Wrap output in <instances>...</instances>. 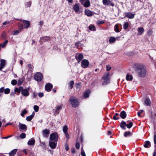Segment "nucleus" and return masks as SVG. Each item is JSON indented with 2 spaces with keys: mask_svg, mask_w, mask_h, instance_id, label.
I'll use <instances>...</instances> for the list:
<instances>
[{
  "mask_svg": "<svg viewBox=\"0 0 156 156\" xmlns=\"http://www.w3.org/2000/svg\"><path fill=\"white\" fill-rule=\"evenodd\" d=\"M116 41V38L114 37H111L109 39V42L110 43L114 42Z\"/></svg>",
  "mask_w": 156,
  "mask_h": 156,
  "instance_id": "33",
  "label": "nucleus"
},
{
  "mask_svg": "<svg viewBox=\"0 0 156 156\" xmlns=\"http://www.w3.org/2000/svg\"><path fill=\"white\" fill-rule=\"evenodd\" d=\"M85 14L88 16H91L92 15V12L89 10H85Z\"/></svg>",
  "mask_w": 156,
  "mask_h": 156,
  "instance_id": "28",
  "label": "nucleus"
},
{
  "mask_svg": "<svg viewBox=\"0 0 156 156\" xmlns=\"http://www.w3.org/2000/svg\"><path fill=\"white\" fill-rule=\"evenodd\" d=\"M65 148L66 151H67L69 150V147L67 144H65Z\"/></svg>",
  "mask_w": 156,
  "mask_h": 156,
  "instance_id": "53",
  "label": "nucleus"
},
{
  "mask_svg": "<svg viewBox=\"0 0 156 156\" xmlns=\"http://www.w3.org/2000/svg\"><path fill=\"white\" fill-rule=\"evenodd\" d=\"M154 143L155 144H156V135L155 134L154 136Z\"/></svg>",
  "mask_w": 156,
  "mask_h": 156,
  "instance_id": "63",
  "label": "nucleus"
},
{
  "mask_svg": "<svg viewBox=\"0 0 156 156\" xmlns=\"http://www.w3.org/2000/svg\"><path fill=\"white\" fill-rule=\"evenodd\" d=\"M8 42L7 40H5L2 44H0V47L3 48L5 47L6 46V44Z\"/></svg>",
  "mask_w": 156,
  "mask_h": 156,
  "instance_id": "32",
  "label": "nucleus"
},
{
  "mask_svg": "<svg viewBox=\"0 0 156 156\" xmlns=\"http://www.w3.org/2000/svg\"><path fill=\"white\" fill-rule=\"evenodd\" d=\"M62 130L64 133H67L68 127L67 126H64L63 127Z\"/></svg>",
  "mask_w": 156,
  "mask_h": 156,
  "instance_id": "36",
  "label": "nucleus"
},
{
  "mask_svg": "<svg viewBox=\"0 0 156 156\" xmlns=\"http://www.w3.org/2000/svg\"><path fill=\"white\" fill-rule=\"evenodd\" d=\"M89 65V62L87 59L83 60L81 62V66L83 68H85L88 67Z\"/></svg>",
  "mask_w": 156,
  "mask_h": 156,
  "instance_id": "6",
  "label": "nucleus"
},
{
  "mask_svg": "<svg viewBox=\"0 0 156 156\" xmlns=\"http://www.w3.org/2000/svg\"><path fill=\"white\" fill-rule=\"evenodd\" d=\"M144 104L146 106H150L151 104L150 99L148 98H146L145 100Z\"/></svg>",
  "mask_w": 156,
  "mask_h": 156,
  "instance_id": "24",
  "label": "nucleus"
},
{
  "mask_svg": "<svg viewBox=\"0 0 156 156\" xmlns=\"http://www.w3.org/2000/svg\"><path fill=\"white\" fill-rule=\"evenodd\" d=\"M31 5V1H29L26 2L25 3V6L26 8L30 7Z\"/></svg>",
  "mask_w": 156,
  "mask_h": 156,
  "instance_id": "34",
  "label": "nucleus"
},
{
  "mask_svg": "<svg viewBox=\"0 0 156 156\" xmlns=\"http://www.w3.org/2000/svg\"><path fill=\"white\" fill-rule=\"evenodd\" d=\"M143 112V110H141L137 112V115L139 117L141 116L140 114Z\"/></svg>",
  "mask_w": 156,
  "mask_h": 156,
  "instance_id": "50",
  "label": "nucleus"
},
{
  "mask_svg": "<svg viewBox=\"0 0 156 156\" xmlns=\"http://www.w3.org/2000/svg\"><path fill=\"white\" fill-rule=\"evenodd\" d=\"M26 134L25 133H21L20 136V137L21 139H24L26 137Z\"/></svg>",
  "mask_w": 156,
  "mask_h": 156,
  "instance_id": "42",
  "label": "nucleus"
},
{
  "mask_svg": "<svg viewBox=\"0 0 156 156\" xmlns=\"http://www.w3.org/2000/svg\"><path fill=\"white\" fill-rule=\"evenodd\" d=\"M138 31L140 33L139 34L142 35L144 31V29L143 27H140L138 28Z\"/></svg>",
  "mask_w": 156,
  "mask_h": 156,
  "instance_id": "31",
  "label": "nucleus"
},
{
  "mask_svg": "<svg viewBox=\"0 0 156 156\" xmlns=\"http://www.w3.org/2000/svg\"><path fill=\"white\" fill-rule=\"evenodd\" d=\"M73 9L75 12H78L80 9V7L78 5L76 4L74 5L73 6Z\"/></svg>",
  "mask_w": 156,
  "mask_h": 156,
  "instance_id": "25",
  "label": "nucleus"
},
{
  "mask_svg": "<svg viewBox=\"0 0 156 156\" xmlns=\"http://www.w3.org/2000/svg\"><path fill=\"white\" fill-rule=\"evenodd\" d=\"M69 101L72 106L73 107L76 108L79 105V102L77 99L74 96H72L71 97Z\"/></svg>",
  "mask_w": 156,
  "mask_h": 156,
  "instance_id": "2",
  "label": "nucleus"
},
{
  "mask_svg": "<svg viewBox=\"0 0 156 156\" xmlns=\"http://www.w3.org/2000/svg\"><path fill=\"white\" fill-rule=\"evenodd\" d=\"M40 145L41 147H46L45 144L44 142H41L40 144Z\"/></svg>",
  "mask_w": 156,
  "mask_h": 156,
  "instance_id": "51",
  "label": "nucleus"
},
{
  "mask_svg": "<svg viewBox=\"0 0 156 156\" xmlns=\"http://www.w3.org/2000/svg\"><path fill=\"white\" fill-rule=\"evenodd\" d=\"M27 67L30 69H32L33 68V66L31 65L30 64H27Z\"/></svg>",
  "mask_w": 156,
  "mask_h": 156,
  "instance_id": "52",
  "label": "nucleus"
},
{
  "mask_svg": "<svg viewBox=\"0 0 156 156\" xmlns=\"http://www.w3.org/2000/svg\"><path fill=\"white\" fill-rule=\"evenodd\" d=\"M62 105L61 104L57 106L56 107V109L55 112V114L56 115L58 114L59 113V111L62 108Z\"/></svg>",
  "mask_w": 156,
  "mask_h": 156,
  "instance_id": "16",
  "label": "nucleus"
},
{
  "mask_svg": "<svg viewBox=\"0 0 156 156\" xmlns=\"http://www.w3.org/2000/svg\"><path fill=\"white\" fill-rule=\"evenodd\" d=\"M103 4L105 5H111L113 6L114 4L110 0H103Z\"/></svg>",
  "mask_w": 156,
  "mask_h": 156,
  "instance_id": "10",
  "label": "nucleus"
},
{
  "mask_svg": "<svg viewBox=\"0 0 156 156\" xmlns=\"http://www.w3.org/2000/svg\"><path fill=\"white\" fill-rule=\"evenodd\" d=\"M10 22L9 21H6L3 23V25H9V24Z\"/></svg>",
  "mask_w": 156,
  "mask_h": 156,
  "instance_id": "55",
  "label": "nucleus"
},
{
  "mask_svg": "<svg viewBox=\"0 0 156 156\" xmlns=\"http://www.w3.org/2000/svg\"><path fill=\"white\" fill-rule=\"evenodd\" d=\"M80 2L85 7H88L90 5V3L89 0H80Z\"/></svg>",
  "mask_w": 156,
  "mask_h": 156,
  "instance_id": "7",
  "label": "nucleus"
},
{
  "mask_svg": "<svg viewBox=\"0 0 156 156\" xmlns=\"http://www.w3.org/2000/svg\"><path fill=\"white\" fill-rule=\"evenodd\" d=\"M76 58L78 63L82 60L83 58V55L82 54H78L76 56Z\"/></svg>",
  "mask_w": 156,
  "mask_h": 156,
  "instance_id": "14",
  "label": "nucleus"
},
{
  "mask_svg": "<svg viewBox=\"0 0 156 156\" xmlns=\"http://www.w3.org/2000/svg\"><path fill=\"white\" fill-rule=\"evenodd\" d=\"M23 82V80L22 79H19L18 80V84L19 85H20Z\"/></svg>",
  "mask_w": 156,
  "mask_h": 156,
  "instance_id": "48",
  "label": "nucleus"
},
{
  "mask_svg": "<svg viewBox=\"0 0 156 156\" xmlns=\"http://www.w3.org/2000/svg\"><path fill=\"white\" fill-rule=\"evenodd\" d=\"M106 70L107 71H109L111 69V67L109 66H106Z\"/></svg>",
  "mask_w": 156,
  "mask_h": 156,
  "instance_id": "57",
  "label": "nucleus"
},
{
  "mask_svg": "<svg viewBox=\"0 0 156 156\" xmlns=\"http://www.w3.org/2000/svg\"><path fill=\"white\" fill-rule=\"evenodd\" d=\"M18 20H19L20 21H21L23 23L24 27L25 28H27L29 27L30 25V23L29 21L26 20H23L21 19H16Z\"/></svg>",
  "mask_w": 156,
  "mask_h": 156,
  "instance_id": "9",
  "label": "nucleus"
},
{
  "mask_svg": "<svg viewBox=\"0 0 156 156\" xmlns=\"http://www.w3.org/2000/svg\"><path fill=\"white\" fill-rule=\"evenodd\" d=\"M133 79V77L131 75L127 74L126 76V79L128 81H131Z\"/></svg>",
  "mask_w": 156,
  "mask_h": 156,
  "instance_id": "23",
  "label": "nucleus"
},
{
  "mask_svg": "<svg viewBox=\"0 0 156 156\" xmlns=\"http://www.w3.org/2000/svg\"><path fill=\"white\" fill-rule=\"evenodd\" d=\"M130 135V132L129 131L126 132L124 134V136L125 137L129 136Z\"/></svg>",
  "mask_w": 156,
  "mask_h": 156,
  "instance_id": "39",
  "label": "nucleus"
},
{
  "mask_svg": "<svg viewBox=\"0 0 156 156\" xmlns=\"http://www.w3.org/2000/svg\"><path fill=\"white\" fill-rule=\"evenodd\" d=\"M19 126L20 129L24 130V131H26L27 129V127L25 124L19 122Z\"/></svg>",
  "mask_w": 156,
  "mask_h": 156,
  "instance_id": "15",
  "label": "nucleus"
},
{
  "mask_svg": "<svg viewBox=\"0 0 156 156\" xmlns=\"http://www.w3.org/2000/svg\"><path fill=\"white\" fill-rule=\"evenodd\" d=\"M14 35H17L20 33V31L17 30L14 31Z\"/></svg>",
  "mask_w": 156,
  "mask_h": 156,
  "instance_id": "58",
  "label": "nucleus"
},
{
  "mask_svg": "<svg viewBox=\"0 0 156 156\" xmlns=\"http://www.w3.org/2000/svg\"><path fill=\"white\" fill-rule=\"evenodd\" d=\"M34 108L36 112H37L38 111L39 108L37 105H35L34 106Z\"/></svg>",
  "mask_w": 156,
  "mask_h": 156,
  "instance_id": "43",
  "label": "nucleus"
},
{
  "mask_svg": "<svg viewBox=\"0 0 156 156\" xmlns=\"http://www.w3.org/2000/svg\"><path fill=\"white\" fill-rule=\"evenodd\" d=\"M58 136L57 133H51L50 136V140L57 141L58 140Z\"/></svg>",
  "mask_w": 156,
  "mask_h": 156,
  "instance_id": "4",
  "label": "nucleus"
},
{
  "mask_svg": "<svg viewBox=\"0 0 156 156\" xmlns=\"http://www.w3.org/2000/svg\"><path fill=\"white\" fill-rule=\"evenodd\" d=\"M126 16L129 19H133L134 17V15L131 12H127L126 14Z\"/></svg>",
  "mask_w": 156,
  "mask_h": 156,
  "instance_id": "20",
  "label": "nucleus"
},
{
  "mask_svg": "<svg viewBox=\"0 0 156 156\" xmlns=\"http://www.w3.org/2000/svg\"><path fill=\"white\" fill-rule=\"evenodd\" d=\"M44 134L48 135L49 134V131L47 129H44L43 131Z\"/></svg>",
  "mask_w": 156,
  "mask_h": 156,
  "instance_id": "46",
  "label": "nucleus"
},
{
  "mask_svg": "<svg viewBox=\"0 0 156 156\" xmlns=\"http://www.w3.org/2000/svg\"><path fill=\"white\" fill-rule=\"evenodd\" d=\"M33 95L34 98H35L37 96V93L34 92L33 93Z\"/></svg>",
  "mask_w": 156,
  "mask_h": 156,
  "instance_id": "59",
  "label": "nucleus"
},
{
  "mask_svg": "<svg viewBox=\"0 0 156 156\" xmlns=\"http://www.w3.org/2000/svg\"><path fill=\"white\" fill-rule=\"evenodd\" d=\"M29 88L23 89V88L21 92L22 95L25 97H27L29 94Z\"/></svg>",
  "mask_w": 156,
  "mask_h": 156,
  "instance_id": "8",
  "label": "nucleus"
},
{
  "mask_svg": "<svg viewBox=\"0 0 156 156\" xmlns=\"http://www.w3.org/2000/svg\"><path fill=\"white\" fill-rule=\"evenodd\" d=\"M17 83V81L15 80H13L11 81V84L13 85H15Z\"/></svg>",
  "mask_w": 156,
  "mask_h": 156,
  "instance_id": "49",
  "label": "nucleus"
},
{
  "mask_svg": "<svg viewBox=\"0 0 156 156\" xmlns=\"http://www.w3.org/2000/svg\"><path fill=\"white\" fill-rule=\"evenodd\" d=\"M110 74L109 73L107 72L104 74L102 77V79L104 80L103 82V84H107L110 82V79L109 77Z\"/></svg>",
  "mask_w": 156,
  "mask_h": 156,
  "instance_id": "3",
  "label": "nucleus"
},
{
  "mask_svg": "<svg viewBox=\"0 0 156 156\" xmlns=\"http://www.w3.org/2000/svg\"><path fill=\"white\" fill-rule=\"evenodd\" d=\"M50 37L48 36H46L41 38L40 40L41 42H45L50 40Z\"/></svg>",
  "mask_w": 156,
  "mask_h": 156,
  "instance_id": "18",
  "label": "nucleus"
},
{
  "mask_svg": "<svg viewBox=\"0 0 156 156\" xmlns=\"http://www.w3.org/2000/svg\"><path fill=\"white\" fill-rule=\"evenodd\" d=\"M10 90L9 88H6L4 90V93L5 94H8L10 92Z\"/></svg>",
  "mask_w": 156,
  "mask_h": 156,
  "instance_id": "47",
  "label": "nucleus"
},
{
  "mask_svg": "<svg viewBox=\"0 0 156 156\" xmlns=\"http://www.w3.org/2000/svg\"><path fill=\"white\" fill-rule=\"evenodd\" d=\"M4 87H2L0 89V93H2L4 91Z\"/></svg>",
  "mask_w": 156,
  "mask_h": 156,
  "instance_id": "61",
  "label": "nucleus"
},
{
  "mask_svg": "<svg viewBox=\"0 0 156 156\" xmlns=\"http://www.w3.org/2000/svg\"><path fill=\"white\" fill-rule=\"evenodd\" d=\"M17 150V149H14L12 150L11 151H10L9 153V156H14L16 154Z\"/></svg>",
  "mask_w": 156,
  "mask_h": 156,
  "instance_id": "26",
  "label": "nucleus"
},
{
  "mask_svg": "<svg viewBox=\"0 0 156 156\" xmlns=\"http://www.w3.org/2000/svg\"><path fill=\"white\" fill-rule=\"evenodd\" d=\"M90 93V91L89 90H87L86 92L84 93V96L85 98H87L89 96V94Z\"/></svg>",
  "mask_w": 156,
  "mask_h": 156,
  "instance_id": "30",
  "label": "nucleus"
},
{
  "mask_svg": "<svg viewBox=\"0 0 156 156\" xmlns=\"http://www.w3.org/2000/svg\"><path fill=\"white\" fill-rule=\"evenodd\" d=\"M129 27V23L127 22H126L124 23L123 25V27L124 29H126Z\"/></svg>",
  "mask_w": 156,
  "mask_h": 156,
  "instance_id": "38",
  "label": "nucleus"
},
{
  "mask_svg": "<svg viewBox=\"0 0 156 156\" xmlns=\"http://www.w3.org/2000/svg\"><path fill=\"white\" fill-rule=\"evenodd\" d=\"M23 88V87H20L19 88H16L15 89L14 91L15 92L19 93L21 91L22 92Z\"/></svg>",
  "mask_w": 156,
  "mask_h": 156,
  "instance_id": "29",
  "label": "nucleus"
},
{
  "mask_svg": "<svg viewBox=\"0 0 156 156\" xmlns=\"http://www.w3.org/2000/svg\"><path fill=\"white\" fill-rule=\"evenodd\" d=\"M133 126V123L132 122H129V124H126V126L128 128H131Z\"/></svg>",
  "mask_w": 156,
  "mask_h": 156,
  "instance_id": "41",
  "label": "nucleus"
},
{
  "mask_svg": "<svg viewBox=\"0 0 156 156\" xmlns=\"http://www.w3.org/2000/svg\"><path fill=\"white\" fill-rule=\"evenodd\" d=\"M35 114L34 112H33L31 115L27 117L26 120L27 121H30L34 116Z\"/></svg>",
  "mask_w": 156,
  "mask_h": 156,
  "instance_id": "19",
  "label": "nucleus"
},
{
  "mask_svg": "<svg viewBox=\"0 0 156 156\" xmlns=\"http://www.w3.org/2000/svg\"><path fill=\"white\" fill-rule=\"evenodd\" d=\"M105 22L103 20H98L97 21L96 23L97 24L101 25L104 23Z\"/></svg>",
  "mask_w": 156,
  "mask_h": 156,
  "instance_id": "44",
  "label": "nucleus"
},
{
  "mask_svg": "<svg viewBox=\"0 0 156 156\" xmlns=\"http://www.w3.org/2000/svg\"><path fill=\"white\" fill-rule=\"evenodd\" d=\"M23 28V24H20L19 26V28L20 30L22 29Z\"/></svg>",
  "mask_w": 156,
  "mask_h": 156,
  "instance_id": "60",
  "label": "nucleus"
},
{
  "mask_svg": "<svg viewBox=\"0 0 156 156\" xmlns=\"http://www.w3.org/2000/svg\"><path fill=\"white\" fill-rule=\"evenodd\" d=\"M27 111L26 109H24L21 112V115L23 117L24 115L27 113Z\"/></svg>",
  "mask_w": 156,
  "mask_h": 156,
  "instance_id": "40",
  "label": "nucleus"
},
{
  "mask_svg": "<svg viewBox=\"0 0 156 156\" xmlns=\"http://www.w3.org/2000/svg\"><path fill=\"white\" fill-rule=\"evenodd\" d=\"M144 146L145 148H149L151 146L150 142L148 141H146L144 142Z\"/></svg>",
  "mask_w": 156,
  "mask_h": 156,
  "instance_id": "22",
  "label": "nucleus"
},
{
  "mask_svg": "<svg viewBox=\"0 0 156 156\" xmlns=\"http://www.w3.org/2000/svg\"><path fill=\"white\" fill-rule=\"evenodd\" d=\"M65 135H66V138L67 139L69 138V135L68 134V133H65Z\"/></svg>",
  "mask_w": 156,
  "mask_h": 156,
  "instance_id": "64",
  "label": "nucleus"
},
{
  "mask_svg": "<svg viewBox=\"0 0 156 156\" xmlns=\"http://www.w3.org/2000/svg\"><path fill=\"white\" fill-rule=\"evenodd\" d=\"M81 154L82 156H86L85 153L82 150Z\"/></svg>",
  "mask_w": 156,
  "mask_h": 156,
  "instance_id": "62",
  "label": "nucleus"
},
{
  "mask_svg": "<svg viewBox=\"0 0 156 156\" xmlns=\"http://www.w3.org/2000/svg\"><path fill=\"white\" fill-rule=\"evenodd\" d=\"M39 97L40 98H41L44 96V94L43 93H39L38 94Z\"/></svg>",
  "mask_w": 156,
  "mask_h": 156,
  "instance_id": "54",
  "label": "nucleus"
},
{
  "mask_svg": "<svg viewBox=\"0 0 156 156\" xmlns=\"http://www.w3.org/2000/svg\"><path fill=\"white\" fill-rule=\"evenodd\" d=\"M76 147L77 149H79L80 147V144L78 143H77L76 144Z\"/></svg>",
  "mask_w": 156,
  "mask_h": 156,
  "instance_id": "56",
  "label": "nucleus"
},
{
  "mask_svg": "<svg viewBox=\"0 0 156 156\" xmlns=\"http://www.w3.org/2000/svg\"><path fill=\"white\" fill-rule=\"evenodd\" d=\"M35 143V140L34 138L30 139L28 142L27 144L29 145H34Z\"/></svg>",
  "mask_w": 156,
  "mask_h": 156,
  "instance_id": "17",
  "label": "nucleus"
},
{
  "mask_svg": "<svg viewBox=\"0 0 156 156\" xmlns=\"http://www.w3.org/2000/svg\"><path fill=\"white\" fill-rule=\"evenodd\" d=\"M114 29L116 32H119L118 24H116L115 25Z\"/></svg>",
  "mask_w": 156,
  "mask_h": 156,
  "instance_id": "35",
  "label": "nucleus"
},
{
  "mask_svg": "<svg viewBox=\"0 0 156 156\" xmlns=\"http://www.w3.org/2000/svg\"><path fill=\"white\" fill-rule=\"evenodd\" d=\"M126 123L123 121H122L121 122L120 124V127L123 129L124 130L126 129L125 126H126Z\"/></svg>",
  "mask_w": 156,
  "mask_h": 156,
  "instance_id": "27",
  "label": "nucleus"
},
{
  "mask_svg": "<svg viewBox=\"0 0 156 156\" xmlns=\"http://www.w3.org/2000/svg\"><path fill=\"white\" fill-rule=\"evenodd\" d=\"M6 64V61L5 59H1L0 63V71L5 67Z\"/></svg>",
  "mask_w": 156,
  "mask_h": 156,
  "instance_id": "13",
  "label": "nucleus"
},
{
  "mask_svg": "<svg viewBox=\"0 0 156 156\" xmlns=\"http://www.w3.org/2000/svg\"><path fill=\"white\" fill-rule=\"evenodd\" d=\"M43 78V75L41 73L37 72L34 75V78L35 80L37 81H41Z\"/></svg>",
  "mask_w": 156,
  "mask_h": 156,
  "instance_id": "5",
  "label": "nucleus"
},
{
  "mask_svg": "<svg viewBox=\"0 0 156 156\" xmlns=\"http://www.w3.org/2000/svg\"><path fill=\"white\" fill-rule=\"evenodd\" d=\"M134 69L137 74L141 77H144L146 74V69L142 64H135L133 66Z\"/></svg>",
  "mask_w": 156,
  "mask_h": 156,
  "instance_id": "1",
  "label": "nucleus"
},
{
  "mask_svg": "<svg viewBox=\"0 0 156 156\" xmlns=\"http://www.w3.org/2000/svg\"><path fill=\"white\" fill-rule=\"evenodd\" d=\"M57 141L49 140V145L50 147L52 149H55L57 146Z\"/></svg>",
  "mask_w": 156,
  "mask_h": 156,
  "instance_id": "11",
  "label": "nucleus"
},
{
  "mask_svg": "<svg viewBox=\"0 0 156 156\" xmlns=\"http://www.w3.org/2000/svg\"><path fill=\"white\" fill-rule=\"evenodd\" d=\"M74 84V81H71L69 83V86L71 89L73 88Z\"/></svg>",
  "mask_w": 156,
  "mask_h": 156,
  "instance_id": "45",
  "label": "nucleus"
},
{
  "mask_svg": "<svg viewBox=\"0 0 156 156\" xmlns=\"http://www.w3.org/2000/svg\"><path fill=\"white\" fill-rule=\"evenodd\" d=\"M89 29L91 31H94L95 30V27L93 25H90L89 27Z\"/></svg>",
  "mask_w": 156,
  "mask_h": 156,
  "instance_id": "37",
  "label": "nucleus"
},
{
  "mask_svg": "<svg viewBox=\"0 0 156 156\" xmlns=\"http://www.w3.org/2000/svg\"><path fill=\"white\" fill-rule=\"evenodd\" d=\"M52 84L50 83L46 84L45 86V90L48 91H50L52 88Z\"/></svg>",
  "mask_w": 156,
  "mask_h": 156,
  "instance_id": "12",
  "label": "nucleus"
},
{
  "mask_svg": "<svg viewBox=\"0 0 156 156\" xmlns=\"http://www.w3.org/2000/svg\"><path fill=\"white\" fill-rule=\"evenodd\" d=\"M120 115L122 118L124 119L126 118V114L124 111H122L120 113Z\"/></svg>",
  "mask_w": 156,
  "mask_h": 156,
  "instance_id": "21",
  "label": "nucleus"
}]
</instances>
